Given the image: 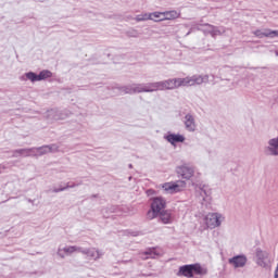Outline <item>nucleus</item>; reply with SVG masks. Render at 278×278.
<instances>
[{
	"instance_id": "nucleus-35",
	"label": "nucleus",
	"mask_w": 278,
	"mask_h": 278,
	"mask_svg": "<svg viewBox=\"0 0 278 278\" xmlns=\"http://www.w3.org/2000/svg\"><path fill=\"white\" fill-rule=\"evenodd\" d=\"M276 56L278 58V50L275 51Z\"/></svg>"
},
{
	"instance_id": "nucleus-11",
	"label": "nucleus",
	"mask_w": 278,
	"mask_h": 278,
	"mask_svg": "<svg viewBox=\"0 0 278 278\" xmlns=\"http://www.w3.org/2000/svg\"><path fill=\"white\" fill-rule=\"evenodd\" d=\"M67 116H68V114H66L62 111L50 110L47 113V121L49 123H53V121H64V118H66Z\"/></svg>"
},
{
	"instance_id": "nucleus-27",
	"label": "nucleus",
	"mask_w": 278,
	"mask_h": 278,
	"mask_svg": "<svg viewBox=\"0 0 278 278\" xmlns=\"http://www.w3.org/2000/svg\"><path fill=\"white\" fill-rule=\"evenodd\" d=\"M63 249H64L65 255H73V253H81V247L70 245Z\"/></svg>"
},
{
	"instance_id": "nucleus-5",
	"label": "nucleus",
	"mask_w": 278,
	"mask_h": 278,
	"mask_svg": "<svg viewBox=\"0 0 278 278\" xmlns=\"http://www.w3.org/2000/svg\"><path fill=\"white\" fill-rule=\"evenodd\" d=\"M162 188L166 194H177V192H181V190L186 188V181L165 182L162 185Z\"/></svg>"
},
{
	"instance_id": "nucleus-36",
	"label": "nucleus",
	"mask_w": 278,
	"mask_h": 278,
	"mask_svg": "<svg viewBox=\"0 0 278 278\" xmlns=\"http://www.w3.org/2000/svg\"><path fill=\"white\" fill-rule=\"evenodd\" d=\"M128 166H129V168H134V165H131V164H129Z\"/></svg>"
},
{
	"instance_id": "nucleus-19",
	"label": "nucleus",
	"mask_w": 278,
	"mask_h": 278,
	"mask_svg": "<svg viewBox=\"0 0 278 278\" xmlns=\"http://www.w3.org/2000/svg\"><path fill=\"white\" fill-rule=\"evenodd\" d=\"M161 81L163 84V90H177V78H169Z\"/></svg>"
},
{
	"instance_id": "nucleus-25",
	"label": "nucleus",
	"mask_w": 278,
	"mask_h": 278,
	"mask_svg": "<svg viewBox=\"0 0 278 278\" xmlns=\"http://www.w3.org/2000/svg\"><path fill=\"white\" fill-rule=\"evenodd\" d=\"M157 90H164L162 80L148 84V92H157Z\"/></svg>"
},
{
	"instance_id": "nucleus-21",
	"label": "nucleus",
	"mask_w": 278,
	"mask_h": 278,
	"mask_svg": "<svg viewBox=\"0 0 278 278\" xmlns=\"http://www.w3.org/2000/svg\"><path fill=\"white\" fill-rule=\"evenodd\" d=\"M159 216L163 225H170V223H173V215L170 214V211H161Z\"/></svg>"
},
{
	"instance_id": "nucleus-17",
	"label": "nucleus",
	"mask_w": 278,
	"mask_h": 278,
	"mask_svg": "<svg viewBox=\"0 0 278 278\" xmlns=\"http://www.w3.org/2000/svg\"><path fill=\"white\" fill-rule=\"evenodd\" d=\"M185 127L188 131H194L197 129V124L194 123V116L187 114L185 116Z\"/></svg>"
},
{
	"instance_id": "nucleus-31",
	"label": "nucleus",
	"mask_w": 278,
	"mask_h": 278,
	"mask_svg": "<svg viewBox=\"0 0 278 278\" xmlns=\"http://www.w3.org/2000/svg\"><path fill=\"white\" fill-rule=\"evenodd\" d=\"M127 36L129 38H138V36H140V33H138V30L136 29H130L127 31Z\"/></svg>"
},
{
	"instance_id": "nucleus-14",
	"label": "nucleus",
	"mask_w": 278,
	"mask_h": 278,
	"mask_svg": "<svg viewBox=\"0 0 278 278\" xmlns=\"http://www.w3.org/2000/svg\"><path fill=\"white\" fill-rule=\"evenodd\" d=\"M80 253H83V255H88L91 260H94V261L100 260L101 255H103L101 251L94 248H91V249L80 248Z\"/></svg>"
},
{
	"instance_id": "nucleus-7",
	"label": "nucleus",
	"mask_w": 278,
	"mask_h": 278,
	"mask_svg": "<svg viewBox=\"0 0 278 278\" xmlns=\"http://www.w3.org/2000/svg\"><path fill=\"white\" fill-rule=\"evenodd\" d=\"M25 77L33 83L42 81L45 79H49V77H53V73H51L49 70L41 71L39 75L34 72H28L25 74Z\"/></svg>"
},
{
	"instance_id": "nucleus-23",
	"label": "nucleus",
	"mask_w": 278,
	"mask_h": 278,
	"mask_svg": "<svg viewBox=\"0 0 278 278\" xmlns=\"http://www.w3.org/2000/svg\"><path fill=\"white\" fill-rule=\"evenodd\" d=\"M180 16H181V13H179L175 10L163 12L164 21H175L176 18H179Z\"/></svg>"
},
{
	"instance_id": "nucleus-16",
	"label": "nucleus",
	"mask_w": 278,
	"mask_h": 278,
	"mask_svg": "<svg viewBox=\"0 0 278 278\" xmlns=\"http://www.w3.org/2000/svg\"><path fill=\"white\" fill-rule=\"evenodd\" d=\"M178 277H188V278H192L194 277L193 275V270H192V264L191 265H185V266H180L179 270L177 273Z\"/></svg>"
},
{
	"instance_id": "nucleus-3",
	"label": "nucleus",
	"mask_w": 278,
	"mask_h": 278,
	"mask_svg": "<svg viewBox=\"0 0 278 278\" xmlns=\"http://www.w3.org/2000/svg\"><path fill=\"white\" fill-rule=\"evenodd\" d=\"M255 255H256L257 266H261V268H265L266 270H269L273 264V261L270 260V253L262 249H256Z\"/></svg>"
},
{
	"instance_id": "nucleus-22",
	"label": "nucleus",
	"mask_w": 278,
	"mask_h": 278,
	"mask_svg": "<svg viewBox=\"0 0 278 278\" xmlns=\"http://www.w3.org/2000/svg\"><path fill=\"white\" fill-rule=\"evenodd\" d=\"M157 255H160V252H157V250L155 248L149 249L148 251L141 253V260H149V257L151 260H155V257H157Z\"/></svg>"
},
{
	"instance_id": "nucleus-12",
	"label": "nucleus",
	"mask_w": 278,
	"mask_h": 278,
	"mask_svg": "<svg viewBox=\"0 0 278 278\" xmlns=\"http://www.w3.org/2000/svg\"><path fill=\"white\" fill-rule=\"evenodd\" d=\"M228 264L233 268H244L247 266V257L244 255H237L228 260Z\"/></svg>"
},
{
	"instance_id": "nucleus-13",
	"label": "nucleus",
	"mask_w": 278,
	"mask_h": 278,
	"mask_svg": "<svg viewBox=\"0 0 278 278\" xmlns=\"http://www.w3.org/2000/svg\"><path fill=\"white\" fill-rule=\"evenodd\" d=\"M256 38H277L278 30H270V29H258L253 31Z\"/></svg>"
},
{
	"instance_id": "nucleus-33",
	"label": "nucleus",
	"mask_w": 278,
	"mask_h": 278,
	"mask_svg": "<svg viewBox=\"0 0 278 278\" xmlns=\"http://www.w3.org/2000/svg\"><path fill=\"white\" fill-rule=\"evenodd\" d=\"M64 190H68V187H63V188L54 189L53 192H64Z\"/></svg>"
},
{
	"instance_id": "nucleus-34",
	"label": "nucleus",
	"mask_w": 278,
	"mask_h": 278,
	"mask_svg": "<svg viewBox=\"0 0 278 278\" xmlns=\"http://www.w3.org/2000/svg\"><path fill=\"white\" fill-rule=\"evenodd\" d=\"M75 184H73V185H67L65 188H75Z\"/></svg>"
},
{
	"instance_id": "nucleus-1",
	"label": "nucleus",
	"mask_w": 278,
	"mask_h": 278,
	"mask_svg": "<svg viewBox=\"0 0 278 278\" xmlns=\"http://www.w3.org/2000/svg\"><path fill=\"white\" fill-rule=\"evenodd\" d=\"M207 81H210L208 75H193L185 78H176V88L201 86V84H207Z\"/></svg>"
},
{
	"instance_id": "nucleus-4",
	"label": "nucleus",
	"mask_w": 278,
	"mask_h": 278,
	"mask_svg": "<svg viewBox=\"0 0 278 278\" xmlns=\"http://www.w3.org/2000/svg\"><path fill=\"white\" fill-rule=\"evenodd\" d=\"M205 225L211 229H216V227H220L223 222L225 220V216L220 213H208L205 217Z\"/></svg>"
},
{
	"instance_id": "nucleus-18",
	"label": "nucleus",
	"mask_w": 278,
	"mask_h": 278,
	"mask_svg": "<svg viewBox=\"0 0 278 278\" xmlns=\"http://www.w3.org/2000/svg\"><path fill=\"white\" fill-rule=\"evenodd\" d=\"M165 140H167L169 144L175 146L176 142H185L186 137H184L182 135L168 134L167 136H165Z\"/></svg>"
},
{
	"instance_id": "nucleus-30",
	"label": "nucleus",
	"mask_w": 278,
	"mask_h": 278,
	"mask_svg": "<svg viewBox=\"0 0 278 278\" xmlns=\"http://www.w3.org/2000/svg\"><path fill=\"white\" fill-rule=\"evenodd\" d=\"M135 21H137V23H140L142 21H150V15L149 13L139 14L135 17Z\"/></svg>"
},
{
	"instance_id": "nucleus-29",
	"label": "nucleus",
	"mask_w": 278,
	"mask_h": 278,
	"mask_svg": "<svg viewBox=\"0 0 278 278\" xmlns=\"http://www.w3.org/2000/svg\"><path fill=\"white\" fill-rule=\"evenodd\" d=\"M119 92L123 94H134V85H128L118 88Z\"/></svg>"
},
{
	"instance_id": "nucleus-8",
	"label": "nucleus",
	"mask_w": 278,
	"mask_h": 278,
	"mask_svg": "<svg viewBox=\"0 0 278 278\" xmlns=\"http://www.w3.org/2000/svg\"><path fill=\"white\" fill-rule=\"evenodd\" d=\"M199 31H203V34H210L213 38L215 36H220V34H225V29H220L212 24H200L198 26Z\"/></svg>"
},
{
	"instance_id": "nucleus-32",
	"label": "nucleus",
	"mask_w": 278,
	"mask_h": 278,
	"mask_svg": "<svg viewBox=\"0 0 278 278\" xmlns=\"http://www.w3.org/2000/svg\"><path fill=\"white\" fill-rule=\"evenodd\" d=\"M56 254L61 257V260H64V257H66V252H64V248H59Z\"/></svg>"
},
{
	"instance_id": "nucleus-24",
	"label": "nucleus",
	"mask_w": 278,
	"mask_h": 278,
	"mask_svg": "<svg viewBox=\"0 0 278 278\" xmlns=\"http://www.w3.org/2000/svg\"><path fill=\"white\" fill-rule=\"evenodd\" d=\"M132 92L134 94L140 93V92H149L148 84H134Z\"/></svg>"
},
{
	"instance_id": "nucleus-26",
	"label": "nucleus",
	"mask_w": 278,
	"mask_h": 278,
	"mask_svg": "<svg viewBox=\"0 0 278 278\" xmlns=\"http://www.w3.org/2000/svg\"><path fill=\"white\" fill-rule=\"evenodd\" d=\"M150 15V21H154V23H160L164 21V12H152L149 13Z\"/></svg>"
},
{
	"instance_id": "nucleus-28",
	"label": "nucleus",
	"mask_w": 278,
	"mask_h": 278,
	"mask_svg": "<svg viewBox=\"0 0 278 278\" xmlns=\"http://www.w3.org/2000/svg\"><path fill=\"white\" fill-rule=\"evenodd\" d=\"M193 275H205L207 273V268L199 265V264H191Z\"/></svg>"
},
{
	"instance_id": "nucleus-15",
	"label": "nucleus",
	"mask_w": 278,
	"mask_h": 278,
	"mask_svg": "<svg viewBox=\"0 0 278 278\" xmlns=\"http://www.w3.org/2000/svg\"><path fill=\"white\" fill-rule=\"evenodd\" d=\"M34 157V148L17 149L13 151V157Z\"/></svg>"
},
{
	"instance_id": "nucleus-20",
	"label": "nucleus",
	"mask_w": 278,
	"mask_h": 278,
	"mask_svg": "<svg viewBox=\"0 0 278 278\" xmlns=\"http://www.w3.org/2000/svg\"><path fill=\"white\" fill-rule=\"evenodd\" d=\"M200 197H202V201H210L212 199V190L207 186H200Z\"/></svg>"
},
{
	"instance_id": "nucleus-2",
	"label": "nucleus",
	"mask_w": 278,
	"mask_h": 278,
	"mask_svg": "<svg viewBox=\"0 0 278 278\" xmlns=\"http://www.w3.org/2000/svg\"><path fill=\"white\" fill-rule=\"evenodd\" d=\"M166 208V200L162 197H156L152 199L151 210L147 213L148 220H153V218H157L161 212H164Z\"/></svg>"
},
{
	"instance_id": "nucleus-10",
	"label": "nucleus",
	"mask_w": 278,
	"mask_h": 278,
	"mask_svg": "<svg viewBox=\"0 0 278 278\" xmlns=\"http://www.w3.org/2000/svg\"><path fill=\"white\" fill-rule=\"evenodd\" d=\"M265 153L277 157L278 155V137L271 138L268 140L267 146L265 147Z\"/></svg>"
},
{
	"instance_id": "nucleus-9",
	"label": "nucleus",
	"mask_w": 278,
	"mask_h": 278,
	"mask_svg": "<svg viewBox=\"0 0 278 278\" xmlns=\"http://www.w3.org/2000/svg\"><path fill=\"white\" fill-rule=\"evenodd\" d=\"M177 175H180L182 179L190 180L194 177V166L190 164H184L177 167L176 169Z\"/></svg>"
},
{
	"instance_id": "nucleus-6",
	"label": "nucleus",
	"mask_w": 278,
	"mask_h": 278,
	"mask_svg": "<svg viewBox=\"0 0 278 278\" xmlns=\"http://www.w3.org/2000/svg\"><path fill=\"white\" fill-rule=\"evenodd\" d=\"M33 157H40L42 155H47V153H58V151H60V147L55 143H52L49 146L33 148Z\"/></svg>"
}]
</instances>
